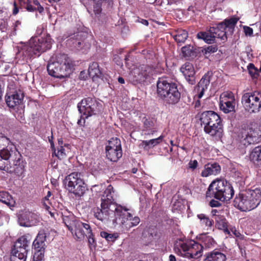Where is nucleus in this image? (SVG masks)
Returning <instances> with one entry per match:
<instances>
[{"instance_id": "1", "label": "nucleus", "mask_w": 261, "mask_h": 261, "mask_svg": "<svg viewBox=\"0 0 261 261\" xmlns=\"http://www.w3.org/2000/svg\"><path fill=\"white\" fill-rule=\"evenodd\" d=\"M114 192L113 186L109 185L101 196L100 207L93 208L94 217L105 224L112 222L115 225L118 218L123 215L122 211L124 207L115 201L113 196Z\"/></svg>"}, {"instance_id": "2", "label": "nucleus", "mask_w": 261, "mask_h": 261, "mask_svg": "<svg viewBox=\"0 0 261 261\" xmlns=\"http://www.w3.org/2000/svg\"><path fill=\"white\" fill-rule=\"evenodd\" d=\"M73 66L72 61L66 54H58L48 62L47 70L50 75L63 79L69 76Z\"/></svg>"}, {"instance_id": "3", "label": "nucleus", "mask_w": 261, "mask_h": 261, "mask_svg": "<svg viewBox=\"0 0 261 261\" xmlns=\"http://www.w3.org/2000/svg\"><path fill=\"white\" fill-rule=\"evenodd\" d=\"M261 201V190L258 188L248 189L237 195L233 205L243 212L257 207Z\"/></svg>"}, {"instance_id": "4", "label": "nucleus", "mask_w": 261, "mask_h": 261, "mask_svg": "<svg viewBox=\"0 0 261 261\" xmlns=\"http://www.w3.org/2000/svg\"><path fill=\"white\" fill-rule=\"evenodd\" d=\"M158 96L165 102L175 105L180 99L181 94L176 83L165 77L159 78L156 84Z\"/></svg>"}, {"instance_id": "5", "label": "nucleus", "mask_w": 261, "mask_h": 261, "mask_svg": "<svg viewBox=\"0 0 261 261\" xmlns=\"http://www.w3.org/2000/svg\"><path fill=\"white\" fill-rule=\"evenodd\" d=\"M234 195V190L231 184L225 179H217L209 185L205 196L221 201H227Z\"/></svg>"}, {"instance_id": "6", "label": "nucleus", "mask_w": 261, "mask_h": 261, "mask_svg": "<svg viewBox=\"0 0 261 261\" xmlns=\"http://www.w3.org/2000/svg\"><path fill=\"white\" fill-rule=\"evenodd\" d=\"M203 245L200 241L194 240L185 241L182 239L177 240L174 244L175 252L188 258H198L202 256Z\"/></svg>"}, {"instance_id": "7", "label": "nucleus", "mask_w": 261, "mask_h": 261, "mask_svg": "<svg viewBox=\"0 0 261 261\" xmlns=\"http://www.w3.org/2000/svg\"><path fill=\"white\" fill-rule=\"evenodd\" d=\"M63 221L68 230L78 240H83L86 234H89L92 231L88 221H82L76 219L73 214H69L68 216H63Z\"/></svg>"}, {"instance_id": "8", "label": "nucleus", "mask_w": 261, "mask_h": 261, "mask_svg": "<svg viewBox=\"0 0 261 261\" xmlns=\"http://www.w3.org/2000/svg\"><path fill=\"white\" fill-rule=\"evenodd\" d=\"M51 47L49 38H32L23 47L24 55L30 59L39 57L41 54Z\"/></svg>"}, {"instance_id": "9", "label": "nucleus", "mask_w": 261, "mask_h": 261, "mask_svg": "<svg viewBox=\"0 0 261 261\" xmlns=\"http://www.w3.org/2000/svg\"><path fill=\"white\" fill-rule=\"evenodd\" d=\"M241 134L242 141L245 145L257 143L261 140V124L251 121L243 124Z\"/></svg>"}, {"instance_id": "10", "label": "nucleus", "mask_w": 261, "mask_h": 261, "mask_svg": "<svg viewBox=\"0 0 261 261\" xmlns=\"http://www.w3.org/2000/svg\"><path fill=\"white\" fill-rule=\"evenodd\" d=\"M82 177V173L74 172L67 176L64 179L66 189L76 197H81L83 196L87 190Z\"/></svg>"}, {"instance_id": "11", "label": "nucleus", "mask_w": 261, "mask_h": 261, "mask_svg": "<svg viewBox=\"0 0 261 261\" xmlns=\"http://www.w3.org/2000/svg\"><path fill=\"white\" fill-rule=\"evenodd\" d=\"M239 19L232 17L225 19L215 26L210 27V33L214 35L215 38H220L225 41L227 39V35H232L234 32V27Z\"/></svg>"}, {"instance_id": "12", "label": "nucleus", "mask_w": 261, "mask_h": 261, "mask_svg": "<svg viewBox=\"0 0 261 261\" xmlns=\"http://www.w3.org/2000/svg\"><path fill=\"white\" fill-rule=\"evenodd\" d=\"M101 107V104L95 98L90 97L84 98L77 104L79 113L86 118L99 114Z\"/></svg>"}, {"instance_id": "13", "label": "nucleus", "mask_w": 261, "mask_h": 261, "mask_svg": "<svg viewBox=\"0 0 261 261\" xmlns=\"http://www.w3.org/2000/svg\"><path fill=\"white\" fill-rule=\"evenodd\" d=\"M154 70L152 67L143 65L134 68L129 75V81L134 85L144 82L146 80L152 75Z\"/></svg>"}, {"instance_id": "14", "label": "nucleus", "mask_w": 261, "mask_h": 261, "mask_svg": "<svg viewBox=\"0 0 261 261\" xmlns=\"http://www.w3.org/2000/svg\"><path fill=\"white\" fill-rule=\"evenodd\" d=\"M242 102L250 113H257L261 110V93L257 91L245 93Z\"/></svg>"}, {"instance_id": "15", "label": "nucleus", "mask_w": 261, "mask_h": 261, "mask_svg": "<svg viewBox=\"0 0 261 261\" xmlns=\"http://www.w3.org/2000/svg\"><path fill=\"white\" fill-rule=\"evenodd\" d=\"M105 150L107 159L112 162H117L122 156L121 141L116 137L108 141Z\"/></svg>"}, {"instance_id": "16", "label": "nucleus", "mask_w": 261, "mask_h": 261, "mask_svg": "<svg viewBox=\"0 0 261 261\" xmlns=\"http://www.w3.org/2000/svg\"><path fill=\"white\" fill-rule=\"evenodd\" d=\"M48 233L44 230L39 231L38 235L33 242V246L36 252L33 256V261H44V254L45 248V241Z\"/></svg>"}, {"instance_id": "17", "label": "nucleus", "mask_w": 261, "mask_h": 261, "mask_svg": "<svg viewBox=\"0 0 261 261\" xmlns=\"http://www.w3.org/2000/svg\"><path fill=\"white\" fill-rule=\"evenodd\" d=\"M15 158H12L11 161H9V168H7V171L11 173H14L17 175H21L24 171V165L21 159V155L16 150L14 147Z\"/></svg>"}, {"instance_id": "18", "label": "nucleus", "mask_w": 261, "mask_h": 261, "mask_svg": "<svg viewBox=\"0 0 261 261\" xmlns=\"http://www.w3.org/2000/svg\"><path fill=\"white\" fill-rule=\"evenodd\" d=\"M142 134L146 138L153 137L154 134L158 132L156 120L154 118L145 116L142 118Z\"/></svg>"}, {"instance_id": "19", "label": "nucleus", "mask_w": 261, "mask_h": 261, "mask_svg": "<svg viewBox=\"0 0 261 261\" xmlns=\"http://www.w3.org/2000/svg\"><path fill=\"white\" fill-rule=\"evenodd\" d=\"M39 221L37 214L29 211H25L18 216L19 225L24 227H31L35 225Z\"/></svg>"}, {"instance_id": "20", "label": "nucleus", "mask_w": 261, "mask_h": 261, "mask_svg": "<svg viewBox=\"0 0 261 261\" xmlns=\"http://www.w3.org/2000/svg\"><path fill=\"white\" fill-rule=\"evenodd\" d=\"M24 93L21 90L15 91L9 95L6 96V102L10 108H14L22 103Z\"/></svg>"}, {"instance_id": "21", "label": "nucleus", "mask_w": 261, "mask_h": 261, "mask_svg": "<svg viewBox=\"0 0 261 261\" xmlns=\"http://www.w3.org/2000/svg\"><path fill=\"white\" fill-rule=\"evenodd\" d=\"M203 129L206 134L213 137L220 138L223 133V125L221 118L217 120L216 123L210 122L209 125L203 127Z\"/></svg>"}, {"instance_id": "22", "label": "nucleus", "mask_w": 261, "mask_h": 261, "mask_svg": "<svg viewBox=\"0 0 261 261\" xmlns=\"http://www.w3.org/2000/svg\"><path fill=\"white\" fill-rule=\"evenodd\" d=\"M180 71L182 72L187 82L190 85H193L196 83L195 71L193 65L189 63L186 62L183 64Z\"/></svg>"}, {"instance_id": "23", "label": "nucleus", "mask_w": 261, "mask_h": 261, "mask_svg": "<svg viewBox=\"0 0 261 261\" xmlns=\"http://www.w3.org/2000/svg\"><path fill=\"white\" fill-rule=\"evenodd\" d=\"M220 116L215 112L213 111H206L202 112L200 115L199 120L201 125L206 126L209 125L210 122L217 123V120L220 118Z\"/></svg>"}, {"instance_id": "24", "label": "nucleus", "mask_w": 261, "mask_h": 261, "mask_svg": "<svg viewBox=\"0 0 261 261\" xmlns=\"http://www.w3.org/2000/svg\"><path fill=\"white\" fill-rule=\"evenodd\" d=\"M29 247L13 248L11 250V261H26Z\"/></svg>"}, {"instance_id": "25", "label": "nucleus", "mask_w": 261, "mask_h": 261, "mask_svg": "<svg viewBox=\"0 0 261 261\" xmlns=\"http://www.w3.org/2000/svg\"><path fill=\"white\" fill-rule=\"evenodd\" d=\"M227 99H224L220 101V108L225 113L235 112V103L234 97L231 94H228Z\"/></svg>"}, {"instance_id": "26", "label": "nucleus", "mask_w": 261, "mask_h": 261, "mask_svg": "<svg viewBox=\"0 0 261 261\" xmlns=\"http://www.w3.org/2000/svg\"><path fill=\"white\" fill-rule=\"evenodd\" d=\"M221 171V167L217 163H208L204 166V169L202 171L201 175L202 177H207L211 175H217Z\"/></svg>"}, {"instance_id": "27", "label": "nucleus", "mask_w": 261, "mask_h": 261, "mask_svg": "<svg viewBox=\"0 0 261 261\" xmlns=\"http://www.w3.org/2000/svg\"><path fill=\"white\" fill-rule=\"evenodd\" d=\"M88 72L93 81L96 80V79H102L104 76L98 63L96 62H93L89 65Z\"/></svg>"}, {"instance_id": "28", "label": "nucleus", "mask_w": 261, "mask_h": 261, "mask_svg": "<svg viewBox=\"0 0 261 261\" xmlns=\"http://www.w3.org/2000/svg\"><path fill=\"white\" fill-rule=\"evenodd\" d=\"M203 261H226V255L216 250L208 252L204 255Z\"/></svg>"}, {"instance_id": "29", "label": "nucleus", "mask_w": 261, "mask_h": 261, "mask_svg": "<svg viewBox=\"0 0 261 261\" xmlns=\"http://www.w3.org/2000/svg\"><path fill=\"white\" fill-rule=\"evenodd\" d=\"M163 138L164 136L161 135L155 139H152L149 140H143L140 143V147L143 148L145 150H149L162 142Z\"/></svg>"}, {"instance_id": "30", "label": "nucleus", "mask_w": 261, "mask_h": 261, "mask_svg": "<svg viewBox=\"0 0 261 261\" xmlns=\"http://www.w3.org/2000/svg\"><path fill=\"white\" fill-rule=\"evenodd\" d=\"M210 83V72H208L205 74L200 81L198 83L197 86L198 90L200 91L199 94V97H201L203 95L204 92L206 90L209 86Z\"/></svg>"}, {"instance_id": "31", "label": "nucleus", "mask_w": 261, "mask_h": 261, "mask_svg": "<svg viewBox=\"0 0 261 261\" xmlns=\"http://www.w3.org/2000/svg\"><path fill=\"white\" fill-rule=\"evenodd\" d=\"M128 209L125 207L122 211V216H120L117 221L116 222L115 225L119 224L121 225L124 228L126 229V222L129 221V222H133L132 218H133V215L128 212Z\"/></svg>"}, {"instance_id": "32", "label": "nucleus", "mask_w": 261, "mask_h": 261, "mask_svg": "<svg viewBox=\"0 0 261 261\" xmlns=\"http://www.w3.org/2000/svg\"><path fill=\"white\" fill-rule=\"evenodd\" d=\"M197 239L203 245V248H210L214 247L215 244L214 239L212 237L206 236L205 234L200 235Z\"/></svg>"}, {"instance_id": "33", "label": "nucleus", "mask_w": 261, "mask_h": 261, "mask_svg": "<svg viewBox=\"0 0 261 261\" xmlns=\"http://www.w3.org/2000/svg\"><path fill=\"white\" fill-rule=\"evenodd\" d=\"M197 36L198 38L203 39L205 42L208 44L214 42L216 38L214 35L210 33V28L207 32H199Z\"/></svg>"}, {"instance_id": "34", "label": "nucleus", "mask_w": 261, "mask_h": 261, "mask_svg": "<svg viewBox=\"0 0 261 261\" xmlns=\"http://www.w3.org/2000/svg\"><path fill=\"white\" fill-rule=\"evenodd\" d=\"M0 201L10 206L13 205L14 202L12 196L6 191L0 192Z\"/></svg>"}, {"instance_id": "35", "label": "nucleus", "mask_w": 261, "mask_h": 261, "mask_svg": "<svg viewBox=\"0 0 261 261\" xmlns=\"http://www.w3.org/2000/svg\"><path fill=\"white\" fill-rule=\"evenodd\" d=\"M249 158L253 162L261 161V145L255 147L252 150L250 154Z\"/></svg>"}, {"instance_id": "36", "label": "nucleus", "mask_w": 261, "mask_h": 261, "mask_svg": "<svg viewBox=\"0 0 261 261\" xmlns=\"http://www.w3.org/2000/svg\"><path fill=\"white\" fill-rule=\"evenodd\" d=\"M85 34L83 32H76L71 34L68 37L69 38L67 40L68 43L72 45L74 48L77 45L79 37H83Z\"/></svg>"}, {"instance_id": "37", "label": "nucleus", "mask_w": 261, "mask_h": 261, "mask_svg": "<svg viewBox=\"0 0 261 261\" xmlns=\"http://www.w3.org/2000/svg\"><path fill=\"white\" fill-rule=\"evenodd\" d=\"M182 53L185 57H193L196 56V51L194 47L188 45L181 48Z\"/></svg>"}, {"instance_id": "38", "label": "nucleus", "mask_w": 261, "mask_h": 261, "mask_svg": "<svg viewBox=\"0 0 261 261\" xmlns=\"http://www.w3.org/2000/svg\"><path fill=\"white\" fill-rule=\"evenodd\" d=\"M188 37V32L185 30H181L177 32L176 34L173 36V38L177 43H184Z\"/></svg>"}, {"instance_id": "39", "label": "nucleus", "mask_w": 261, "mask_h": 261, "mask_svg": "<svg viewBox=\"0 0 261 261\" xmlns=\"http://www.w3.org/2000/svg\"><path fill=\"white\" fill-rule=\"evenodd\" d=\"M198 218L200 220V224L205 227H211L213 224V220H211L208 217L203 214H198Z\"/></svg>"}, {"instance_id": "40", "label": "nucleus", "mask_w": 261, "mask_h": 261, "mask_svg": "<svg viewBox=\"0 0 261 261\" xmlns=\"http://www.w3.org/2000/svg\"><path fill=\"white\" fill-rule=\"evenodd\" d=\"M13 153H14V149L12 150V149L8 146L5 147H3V148L0 149V155L5 159V161H8L10 158H13Z\"/></svg>"}, {"instance_id": "41", "label": "nucleus", "mask_w": 261, "mask_h": 261, "mask_svg": "<svg viewBox=\"0 0 261 261\" xmlns=\"http://www.w3.org/2000/svg\"><path fill=\"white\" fill-rule=\"evenodd\" d=\"M29 241L27 240L25 236H22L20 237L15 243L13 248H22V247H29Z\"/></svg>"}, {"instance_id": "42", "label": "nucleus", "mask_w": 261, "mask_h": 261, "mask_svg": "<svg viewBox=\"0 0 261 261\" xmlns=\"http://www.w3.org/2000/svg\"><path fill=\"white\" fill-rule=\"evenodd\" d=\"M148 234L151 235V239H149V242H152L154 240H158L161 238V233L156 227L150 228Z\"/></svg>"}, {"instance_id": "43", "label": "nucleus", "mask_w": 261, "mask_h": 261, "mask_svg": "<svg viewBox=\"0 0 261 261\" xmlns=\"http://www.w3.org/2000/svg\"><path fill=\"white\" fill-rule=\"evenodd\" d=\"M215 221L216 223V225L218 228V229L224 228L225 226H226L227 224V222L226 221L225 217L221 216H217L215 218Z\"/></svg>"}, {"instance_id": "44", "label": "nucleus", "mask_w": 261, "mask_h": 261, "mask_svg": "<svg viewBox=\"0 0 261 261\" xmlns=\"http://www.w3.org/2000/svg\"><path fill=\"white\" fill-rule=\"evenodd\" d=\"M248 70L249 74L253 79H257L259 75V71L253 64L250 63L248 66Z\"/></svg>"}, {"instance_id": "45", "label": "nucleus", "mask_w": 261, "mask_h": 261, "mask_svg": "<svg viewBox=\"0 0 261 261\" xmlns=\"http://www.w3.org/2000/svg\"><path fill=\"white\" fill-rule=\"evenodd\" d=\"M54 155L60 160L65 158L66 156V153L63 146H61L58 147L57 151H56V150H55L54 152H53V156Z\"/></svg>"}, {"instance_id": "46", "label": "nucleus", "mask_w": 261, "mask_h": 261, "mask_svg": "<svg viewBox=\"0 0 261 261\" xmlns=\"http://www.w3.org/2000/svg\"><path fill=\"white\" fill-rule=\"evenodd\" d=\"M10 141L9 138L5 136L3 134L0 133V149L8 146Z\"/></svg>"}, {"instance_id": "47", "label": "nucleus", "mask_w": 261, "mask_h": 261, "mask_svg": "<svg viewBox=\"0 0 261 261\" xmlns=\"http://www.w3.org/2000/svg\"><path fill=\"white\" fill-rule=\"evenodd\" d=\"M133 222H129V221L126 222V229H129L130 228L137 226L140 222L139 217L135 216L132 218Z\"/></svg>"}, {"instance_id": "48", "label": "nucleus", "mask_w": 261, "mask_h": 261, "mask_svg": "<svg viewBox=\"0 0 261 261\" xmlns=\"http://www.w3.org/2000/svg\"><path fill=\"white\" fill-rule=\"evenodd\" d=\"M88 240V244L91 248L92 247H95L96 245V243L95 239L94 238V236L92 231L89 234H87L85 236Z\"/></svg>"}, {"instance_id": "49", "label": "nucleus", "mask_w": 261, "mask_h": 261, "mask_svg": "<svg viewBox=\"0 0 261 261\" xmlns=\"http://www.w3.org/2000/svg\"><path fill=\"white\" fill-rule=\"evenodd\" d=\"M105 236L107 237V242L109 243H113L119 237V235L117 233H109V234H107V235L106 234Z\"/></svg>"}, {"instance_id": "50", "label": "nucleus", "mask_w": 261, "mask_h": 261, "mask_svg": "<svg viewBox=\"0 0 261 261\" xmlns=\"http://www.w3.org/2000/svg\"><path fill=\"white\" fill-rule=\"evenodd\" d=\"M8 162V161H5V159L0 155V169L7 171V168H9Z\"/></svg>"}, {"instance_id": "51", "label": "nucleus", "mask_w": 261, "mask_h": 261, "mask_svg": "<svg viewBox=\"0 0 261 261\" xmlns=\"http://www.w3.org/2000/svg\"><path fill=\"white\" fill-rule=\"evenodd\" d=\"M27 5L25 6V9L28 11L29 12H34L36 10H37V8L32 5V2L30 0H27Z\"/></svg>"}, {"instance_id": "52", "label": "nucleus", "mask_w": 261, "mask_h": 261, "mask_svg": "<svg viewBox=\"0 0 261 261\" xmlns=\"http://www.w3.org/2000/svg\"><path fill=\"white\" fill-rule=\"evenodd\" d=\"M101 5V4L99 3H94L93 11L96 15L99 14L101 13L102 10Z\"/></svg>"}, {"instance_id": "53", "label": "nucleus", "mask_w": 261, "mask_h": 261, "mask_svg": "<svg viewBox=\"0 0 261 261\" xmlns=\"http://www.w3.org/2000/svg\"><path fill=\"white\" fill-rule=\"evenodd\" d=\"M218 47L216 45H211L204 48L205 54L213 53L217 51Z\"/></svg>"}, {"instance_id": "54", "label": "nucleus", "mask_w": 261, "mask_h": 261, "mask_svg": "<svg viewBox=\"0 0 261 261\" xmlns=\"http://www.w3.org/2000/svg\"><path fill=\"white\" fill-rule=\"evenodd\" d=\"M32 4L33 5H34L35 7L37 6V10L40 13H42L44 11V8L41 6L38 0H33V2H32Z\"/></svg>"}, {"instance_id": "55", "label": "nucleus", "mask_w": 261, "mask_h": 261, "mask_svg": "<svg viewBox=\"0 0 261 261\" xmlns=\"http://www.w3.org/2000/svg\"><path fill=\"white\" fill-rule=\"evenodd\" d=\"M209 204L212 207H218L221 205V203L219 201L215 199H212L210 201Z\"/></svg>"}, {"instance_id": "56", "label": "nucleus", "mask_w": 261, "mask_h": 261, "mask_svg": "<svg viewBox=\"0 0 261 261\" xmlns=\"http://www.w3.org/2000/svg\"><path fill=\"white\" fill-rule=\"evenodd\" d=\"M84 43V41L83 39V37H79L78 39V41L77 43V45L75 46V48L76 49H80L82 48L83 45Z\"/></svg>"}, {"instance_id": "57", "label": "nucleus", "mask_w": 261, "mask_h": 261, "mask_svg": "<svg viewBox=\"0 0 261 261\" xmlns=\"http://www.w3.org/2000/svg\"><path fill=\"white\" fill-rule=\"evenodd\" d=\"M197 165L198 162L195 160L194 161H190L189 163V168L192 169V170H194L195 169H196V167H197Z\"/></svg>"}, {"instance_id": "58", "label": "nucleus", "mask_w": 261, "mask_h": 261, "mask_svg": "<svg viewBox=\"0 0 261 261\" xmlns=\"http://www.w3.org/2000/svg\"><path fill=\"white\" fill-rule=\"evenodd\" d=\"M244 32L246 35L251 36L253 34V30L249 27H244Z\"/></svg>"}, {"instance_id": "59", "label": "nucleus", "mask_w": 261, "mask_h": 261, "mask_svg": "<svg viewBox=\"0 0 261 261\" xmlns=\"http://www.w3.org/2000/svg\"><path fill=\"white\" fill-rule=\"evenodd\" d=\"M87 118L85 117V116L83 115V114H81V118L78 120L77 123L78 125L82 126L85 123V119Z\"/></svg>"}, {"instance_id": "60", "label": "nucleus", "mask_w": 261, "mask_h": 261, "mask_svg": "<svg viewBox=\"0 0 261 261\" xmlns=\"http://www.w3.org/2000/svg\"><path fill=\"white\" fill-rule=\"evenodd\" d=\"M94 3H99L102 4V3L110 5L112 0H93Z\"/></svg>"}, {"instance_id": "61", "label": "nucleus", "mask_w": 261, "mask_h": 261, "mask_svg": "<svg viewBox=\"0 0 261 261\" xmlns=\"http://www.w3.org/2000/svg\"><path fill=\"white\" fill-rule=\"evenodd\" d=\"M114 60L115 62H116V63L117 64V65H119L121 67L122 66L123 63L121 62V60L120 59V58L118 56L115 57Z\"/></svg>"}, {"instance_id": "62", "label": "nucleus", "mask_w": 261, "mask_h": 261, "mask_svg": "<svg viewBox=\"0 0 261 261\" xmlns=\"http://www.w3.org/2000/svg\"><path fill=\"white\" fill-rule=\"evenodd\" d=\"M19 12V8L17 6L16 3H14V8L13 9L12 14L14 15H16Z\"/></svg>"}, {"instance_id": "63", "label": "nucleus", "mask_w": 261, "mask_h": 261, "mask_svg": "<svg viewBox=\"0 0 261 261\" xmlns=\"http://www.w3.org/2000/svg\"><path fill=\"white\" fill-rule=\"evenodd\" d=\"M230 230L236 237L239 238L241 236V233L238 232L234 227L231 228Z\"/></svg>"}, {"instance_id": "64", "label": "nucleus", "mask_w": 261, "mask_h": 261, "mask_svg": "<svg viewBox=\"0 0 261 261\" xmlns=\"http://www.w3.org/2000/svg\"><path fill=\"white\" fill-rule=\"evenodd\" d=\"M230 229L231 228L228 227V224H227L226 226H224V228H221V229L223 230L224 232L226 234H230V230H229V229Z\"/></svg>"}]
</instances>
